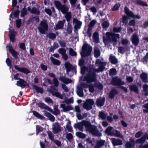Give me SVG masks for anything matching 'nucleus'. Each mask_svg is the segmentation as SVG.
Wrapping results in <instances>:
<instances>
[{
	"mask_svg": "<svg viewBox=\"0 0 148 148\" xmlns=\"http://www.w3.org/2000/svg\"><path fill=\"white\" fill-rule=\"evenodd\" d=\"M52 81L54 84V86L51 87V88L53 90L57 92H54L53 90H50L49 91V92L53 96H55L60 99H63V95H61L59 92H57L58 90V87L59 86V82L57 78H53Z\"/></svg>",
	"mask_w": 148,
	"mask_h": 148,
	"instance_id": "20e7f679",
	"label": "nucleus"
},
{
	"mask_svg": "<svg viewBox=\"0 0 148 148\" xmlns=\"http://www.w3.org/2000/svg\"><path fill=\"white\" fill-rule=\"evenodd\" d=\"M16 27L17 28H19L22 24L21 20V19H19L16 20Z\"/></svg>",
	"mask_w": 148,
	"mask_h": 148,
	"instance_id": "603ef678",
	"label": "nucleus"
},
{
	"mask_svg": "<svg viewBox=\"0 0 148 148\" xmlns=\"http://www.w3.org/2000/svg\"><path fill=\"white\" fill-rule=\"evenodd\" d=\"M118 51L119 53L121 54H123L125 52V48L122 46L119 47L118 48Z\"/></svg>",
	"mask_w": 148,
	"mask_h": 148,
	"instance_id": "052dcab7",
	"label": "nucleus"
},
{
	"mask_svg": "<svg viewBox=\"0 0 148 148\" xmlns=\"http://www.w3.org/2000/svg\"><path fill=\"white\" fill-rule=\"evenodd\" d=\"M88 46L87 44H85L84 45L82 48V50L80 53L82 58L88 57L90 55L92 47L90 46L88 47Z\"/></svg>",
	"mask_w": 148,
	"mask_h": 148,
	"instance_id": "6e6552de",
	"label": "nucleus"
},
{
	"mask_svg": "<svg viewBox=\"0 0 148 148\" xmlns=\"http://www.w3.org/2000/svg\"><path fill=\"white\" fill-rule=\"evenodd\" d=\"M120 5L121 4L119 3H116L112 8V10L113 11L118 10L119 9Z\"/></svg>",
	"mask_w": 148,
	"mask_h": 148,
	"instance_id": "864d4df0",
	"label": "nucleus"
},
{
	"mask_svg": "<svg viewBox=\"0 0 148 148\" xmlns=\"http://www.w3.org/2000/svg\"><path fill=\"white\" fill-rule=\"evenodd\" d=\"M82 24V23L81 21H79L76 24V25H75L74 29L76 30L78 29H80L81 28V26Z\"/></svg>",
	"mask_w": 148,
	"mask_h": 148,
	"instance_id": "bf43d9fd",
	"label": "nucleus"
},
{
	"mask_svg": "<svg viewBox=\"0 0 148 148\" xmlns=\"http://www.w3.org/2000/svg\"><path fill=\"white\" fill-rule=\"evenodd\" d=\"M106 100V98L103 97L102 98L100 97L96 100V105L97 107H102L104 106Z\"/></svg>",
	"mask_w": 148,
	"mask_h": 148,
	"instance_id": "4468645a",
	"label": "nucleus"
},
{
	"mask_svg": "<svg viewBox=\"0 0 148 148\" xmlns=\"http://www.w3.org/2000/svg\"><path fill=\"white\" fill-rule=\"evenodd\" d=\"M73 108L71 106H66L64 109L63 110L64 112H66L72 110L73 109Z\"/></svg>",
	"mask_w": 148,
	"mask_h": 148,
	"instance_id": "e2e57ef3",
	"label": "nucleus"
},
{
	"mask_svg": "<svg viewBox=\"0 0 148 148\" xmlns=\"http://www.w3.org/2000/svg\"><path fill=\"white\" fill-rule=\"evenodd\" d=\"M103 28H108L109 26V23L107 21H105L102 24Z\"/></svg>",
	"mask_w": 148,
	"mask_h": 148,
	"instance_id": "13d9d810",
	"label": "nucleus"
},
{
	"mask_svg": "<svg viewBox=\"0 0 148 148\" xmlns=\"http://www.w3.org/2000/svg\"><path fill=\"white\" fill-rule=\"evenodd\" d=\"M136 3L137 4L143 6H147L148 5L146 3L140 0H137L136 1Z\"/></svg>",
	"mask_w": 148,
	"mask_h": 148,
	"instance_id": "3c124183",
	"label": "nucleus"
},
{
	"mask_svg": "<svg viewBox=\"0 0 148 148\" xmlns=\"http://www.w3.org/2000/svg\"><path fill=\"white\" fill-rule=\"evenodd\" d=\"M124 11L127 16L129 17L133 16V13L132 12L130 11L129 8L127 6H125L124 8Z\"/></svg>",
	"mask_w": 148,
	"mask_h": 148,
	"instance_id": "c756f323",
	"label": "nucleus"
},
{
	"mask_svg": "<svg viewBox=\"0 0 148 148\" xmlns=\"http://www.w3.org/2000/svg\"><path fill=\"white\" fill-rule=\"evenodd\" d=\"M143 134V132L142 131H139L136 134L135 137L136 138H139Z\"/></svg>",
	"mask_w": 148,
	"mask_h": 148,
	"instance_id": "338daca9",
	"label": "nucleus"
},
{
	"mask_svg": "<svg viewBox=\"0 0 148 148\" xmlns=\"http://www.w3.org/2000/svg\"><path fill=\"white\" fill-rule=\"evenodd\" d=\"M113 135L117 137L122 138L123 137V136L121 134L120 131L115 130L113 132Z\"/></svg>",
	"mask_w": 148,
	"mask_h": 148,
	"instance_id": "a18cd8bd",
	"label": "nucleus"
},
{
	"mask_svg": "<svg viewBox=\"0 0 148 148\" xmlns=\"http://www.w3.org/2000/svg\"><path fill=\"white\" fill-rule=\"evenodd\" d=\"M50 58L51 62L54 65L59 66L60 64V62L59 60L56 59L52 57H50Z\"/></svg>",
	"mask_w": 148,
	"mask_h": 148,
	"instance_id": "2f4dec72",
	"label": "nucleus"
},
{
	"mask_svg": "<svg viewBox=\"0 0 148 148\" xmlns=\"http://www.w3.org/2000/svg\"><path fill=\"white\" fill-rule=\"evenodd\" d=\"M16 84L18 86H20L22 88H24L26 86L28 85V84L26 81L21 78L16 82Z\"/></svg>",
	"mask_w": 148,
	"mask_h": 148,
	"instance_id": "dca6fc26",
	"label": "nucleus"
},
{
	"mask_svg": "<svg viewBox=\"0 0 148 148\" xmlns=\"http://www.w3.org/2000/svg\"><path fill=\"white\" fill-rule=\"evenodd\" d=\"M76 135L77 137L82 139H84L86 137V135L81 132H77Z\"/></svg>",
	"mask_w": 148,
	"mask_h": 148,
	"instance_id": "a19ab883",
	"label": "nucleus"
},
{
	"mask_svg": "<svg viewBox=\"0 0 148 148\" xmlns=\"http://www.w3.org/2000/svg\"><path fill=\"white\" fill-rule=\"evenodd\" d=\"M20 10H17L15 11L13 13V12H12L10 15V20L11 21V18H13L14 17H12V15H13L14 17L17 18H19V14L20 13Z\"/></svg>",
	"mask_w": 148,
	"mask_h": 148,
	"instance_id": "bb28decb",
	"label": "nucleus"
},
{
	"mask_svg": "<svg viewBox=\"0 0 148 148\" xmlns=\"http://www.w3.org/2000/svg\"><path fill=\"white\" fill-rule=\"evenodd\" d=\"M132 41L133 44L135 46H137L139 42V40L136 33H134L132 36Z\"/></svg>",
	"mask_w": 148,
	"mask_h": 148,
	"instance_id": "a211bd4d",
	"label": "nucleus"
},
{
	"mask_svg": "<svg viewBox=\"0 0 148 148\" xmlns=\"http://www.w3.org/2000/svg\"><path fill=\"white\" fill-rule=\"evenodd\" d=\"M49 138L51 140L53 141L54 140V136L53 134L51 131L48 130L47 132Z\"/></svg>",
	"mask_w": 148,
	"mask_h": 148,
	"instance_id": "09e8293b",
	"label": "nucleus"
},
{
	"mask_svg": "<svg viewBox=\"0 0 148 148\" xmlns=\"http://www.w3.org/2000/svg\"><path fill=\"white\" fill-rule=\"evenodd\" d=\"M88 131L93 136L97 137H100L102 136L101 133L97 129V127L95 125L92 126Z\"/></svg>",
	"mask_w": 148,
	"mask_h": 148,
	"instance_id": "1a4fd4ad",
	"label": "nucleus"
},
{
	"mask_svg": "<svg viewBox=\"0 0 148 148\" xmlns=\"http://www.w3.org/2000/svg\"><path fill=\"white\" fill-rule=\"evenodd\" d=\"M36 132L37 135L40 132H42L43 130L42 127L39 125H36Z\"/></svg>",
	"mask_w": 148,
	"mask_h": 148,
	"instance_id": "49530a36",
	"label": "nucleus"
},
{
	"mask_svg": "<svg viewBox=\"0 0 148 148\" xmlns=\"http://www.w3.org/2000/svg\"><path fill=\"white\" fill-rule=\"evenodd\" d=\"M106 36L103 37V42L105 44L112 43L116 45L118 42V39H119V34L115 33L108 32L106 33Z\"/></svg>",
	"mask_w": 148,
	"mask_h": 148,
	"instance_id": "7ed1b4c3",
	"label": "nucleus"
},
{
	"mask_svg": "<svg viewBox=\"0 0 148 148\" xmlns=\"http://www.w3.org/2000/svg\"><path fill=\"white\" fill-rule=\"evenodd\" d=\"M99 116L103 120L105 119L106 118V114L103 112H99Z\"/></svg>",
	"mask_w": 148,
	"mask_h": 148,
	"instance_id": "69168bd1",
	"label": "nucleus"
},
{
	"mask_svg": "<svg viewBox=\"0 0 148 148\" xmlns=\"http://www.w3.org/2000/svg\"><path fill=\"white\" fill-rule=\"evenodd\" d=\"M32 112L33 113V114L34 116L38 119H43L45 118L44 116L36 111H32Z\"/></svg>",
	"mask_w": 148,
	"mask_h": 148,
	"instance_id": "473e14b6",
	"label": "nucleus"
},
{
	"mask_svg": "<svg viewBox=\"0 0 148 148\" xmlns=\"http://www.w3.org/2000/svg\"><path fill=\"white\" fill-rule=\"evenodd\" d=\"M66 138L69 141L73 139V136L72 134L70 133H69L66 134Z\"/></svg>",
	"mask_w": 148,
	"mask_h": 148,
	"instance_id": "680f3d73",
	"label": "nucleus"
},
{
	"mask_svg": "<svg viewBox=\"0 0 148 148\" xmlns=\"http://www.w3.org/2000/svg\"><path fill=\"white\" fill-rule=\"evenodd\" d=\"M14 31V30L13 31H12L9 35L10 41L12 42H14L15 40V35Z\"/></svg>",
	"mask_w": 148,
	"mask_h": 148,
	"instance_id": "e433bc0d",
	"label": "nucleus"
},
{
	"mask_svg": "<svg viewBox=\"0 0 148 148\" xmlns=\"http://www.w3.org/2000/svg\"><path fill=\"white\" fill-rule=\"evenodd\" d=\"M14 68L16 70L26 75L28 74L30 72V71L26 68L20 67L16 65H15L14 66Z\"/></svg>",
	"mask_w": 148,
	"mask_h": 148,
	"instance_id": "ddd939ff",
	"label": "nucleus"
},
{
	"mask_svg": "<svg viewBox=\"0 0 148 148\" xmlns=\"http://www.w3.org/2000/svg\"><path fill=\"white\" fill-rule=\"evenodd\" d=\"M136 21L134 19L130 20L129 21L128 25L130 26H132L134 27L136 25Z\"/></svg>",
	"mask_w": 148,
	"mask_h": 148,
	"instance_id": "774afa93",
	"label": "nucleus"
},
{
	"mask_svg": "<svg viewBox=\"0 0 148 148\" xmlns=\"http://www.w3.org/2000/svg\"><path fill=\"white\" fill-rule=\"evenodd\" d=\"M53 130L55 134L58 133L61 131V127L58 123H55L53 128Z\"/></svg>",
	"mask_w": 148,
	"mask_h": 148,
	"instance_id": "412c9836",
	"label": "nucleus"
},
{
	"mask_svg": "<svg viewBox=\"0 0 148 148\" xmlns=\"http://www.w3.org/2000/svg\"><path fill=\"white\" fill-rule=\"evenodd\" d=\"M135 141L133 139L130 138L129 141H127L125 144V148H135Z\"/></svg>",
	"mask_w": 148,
	"mask_h": 148,
	"instance_id": "2eb2a0df",
	"label": "nucleus"
},
{
	"mask_svg": "<svg viewBox=\"0 0 148 148\" xmlns=\"http://www.w3.org/2000/svg\"><path fill=\"white\" fill-rule=\"evenodd\" d=\"M73 126L74 128L76 129H78L80 131H83V130L82 122L75 123Z\"/></svg>",
	"mask_w": 148,
	"mask_h": 148,
	"instance_id": "7c9ffc66",
	"label": "nucleus"
},
{
	"mask_svg": "<svg viewBox=\"0 0 148 148\" xmlns=\"http://www.w3.org/2000/svg\"><path fill=\"white\" fill-rule=\"evenodd\" d=\"M47 36L49 38L53 40L55 39L56 37V35L53 33L50 32L49 33Z\"/></svg>",
	"mask_w": 148,
	"mask_h": 148,
	"instance_id": "37998d69",
	"label": "nucleus"
},
{
	"mask_svg": "<svg viewBox=\"0 0 148 148\" xmlns=\"http://www.w3.org/2000/svg\"><path fill=\"white\" fill-rule=\"evenodd\" d=\"M58 51L62 55L66 53V50L65 49L61 48L58 49Z\"/></svg>",
	"mask_w": 148,
	"mask_h": 148,
	"instance_id": "0e129e2a",
	"label": "nucleus"
},
{
	"mask_svg": "<svg viewBox=\"0 0 148 148\" xmlns=\"http://www.w3.org/2000/svg\"><path fill=\"white\" fill-rule=\"evenodd\" d=\"M122 28L121 27H114L113 28V32L114 33L120 32L121 31Z\"/></svg>",
	"mask_w": 148,
	"mask_h": 148,
	"instance_id": "4d7b16f0",
	"label": "nucleus"
},
{
	"mask_svg": "<svg viewBox=\"0 0 148 148\" xmlns=\"http://www.w3.org/2000/svg\"><path fill=\"white\" fill-rule=\"evenodd\" d=\"M71 125V123L70 121L68 122V123L66 125V127L68 130L70 132H72L73 131L72 127L71 126H69V125Z\"/></svg>",
	"mask_w": 148,
	"mask_h": 148,
	"instance_id": "5fc2aeb1",
	"label": "nucleus"
},
{
	"mask_svg": "<svg viewBox=\"0 0 148 148\" xmlns=\"http://www.w3.org/2000/svg\"><path fill=\"white\" fill-rule=\"evenodd\" d=\"M83 107L86 110L88 111L91 110L92 108V106L87 103L85 102L83 104Z\"/></svg>",
	"mask_w": 148,
	"mask_h": 148,
	"instance_id": "79ce46f5",
	"label": "nucleus"
},
{
	"mask_svg": "<svg viewBox=\"0 0 148 148\" xmlns=\"http://www.w3.org/2000/svg\"><path fill=\"white\" fill-rule=\"evenodd\" d=\"M95 64H98L99 66L98 70L100 72H103L105 67V66L106 65V62H101L99 59H97L96 61Z\"/></svg>",
	"mask_w": 148,
	"mask_h": 148,
	"instance_id": "9b49d317",
	"label": "nucleus"
},
{
	"mask_svg": "<svg viewBox=\"0 0 148 148\" xmlns=\"http://www.w3.org/2000/svg\"><path fill=\"white\" fill-rule=\"evenodd\" d=\"M69 54L72 56H76L77 55V53L72 48H70L69 50Z\"/></svg>",
	"mask_w": 148,
	"mask_h": 148,
	"instance_id": "8fccbe9b",
	"label": "nucleus"
},
{
	"mask_svg": "<svg viewBox=\"0 0 148 148\" xmlns=\"http://www.w3.org/2000/svg\"><path fill=\"white\" fill-rule=\"evenodd\" d=\"M26 5H25L24 8H23L21 12V17H23L27 14V10L25 8Z\"/></svg>",
	"mask_w": 148,
	"mask_h": 148,
	"instance_id": "c03bdc74",
	"label": "nucleus"
},
{
	"mask_svg": "<svg viewBox=\"0 0 148 148\" xmlns=\"http://www.w3.org/2000/svg\"><path fill=\"white\" fill-rule=\"evenodd\" d=\"M65 22L66 21L65 19H64L62 21H59L55 25V27L54 28L55 29L58 30L62 29L63 28Z\"/></svg>",
	"mask_w": 148,
	"mask_h": 148,
	"instance_id": "f3484780",
	"label": "nucleus"
},
{
	"mask_svg": "<svg viewBox=\"0 0 148 148\" xmlns=\"http://www.w3.org/2000/svg\"><path fill=\"white\" fill-rule=\"evenodd\" d=\"M105 140H100L97 142V145H96L95 147L99 148L101 146H103L105 144Z\"/></svg>",
	"mask_w": 148,
	"mask_h": 148,
	"instance_id": "4c0bfd02",
	"label": "nucleus"
},
{
	"mask_svg": "<svg viewBox=\"0 0 148 148\" xmlns=\"http://www.w3.org/2000/svg\"><path fill=\"white\" fill-rule=\"evenodd\" d=\"M113 127L111 126L108 127L105 130L106 134L108 135L113 136V131L112 132Z\"/></svg>",
	"mask_w": 148,
	"mask_h": 148,
	"instance_id": "f704fd0d",
	"label": "nucleus"
},
{
	"mask_svg": "<svg viewBox=\"0 0 148 148\" xmlns=\"http://www.w3.org/2000/svg\"><path fill=\"white\" fill-rule=\"evenodd\" d=\"M116 69L114 68H112L109 71V75L110 76L115 75L117 74Z\"/></svg>",
	"mask_w": 148,
	"mask_h": 148,
	"instance_id": "de8ad7c7",
	"label": "nucleus"
},
{
	"mask_svg": "<svg viewBox=\"0 0 148 148\" xmlns=\"http://www.w3.org/2000/svg\"><path fill=\"white\" fill-rule=\"evenodd\" d=\"M54 5L57 9L59 11H61L63 14H65V17L66 21L69 22L71 18V13L69 12V8L65 5H62L59 1H55L54 2Z\"/></svg>",
	"mask_w": 148,
	"mask_h": 148,
	"instance_id": "f257e3e1",
	"label": "nucleus"
},
{
	"mask_svg": "<svg viewBox=\"0 0 148 148\" xmlns=\"http://www.w3.org/2000/svg\"><path fill=\"white\" fill-rule=\"evenodd\" d=\"M112 83L114 86H120L119 88L122 89L125 93L127 92V88L125 87L121 86L125 84V83L124 81L122 80L121 78L117 77H113L112 80Z\"/></svg>",
	"mask_w": 148,
	"mask_h": 148,
	"instance_id": "423d86ee",
	"label": "nucleus"
},
{
	"mask_svg": "<svg viewBox=\"0 0 148 148\" xmlns=\"http://www.w3.org/2000/svg\"><path fill=\"white\" fill-rule=\"evenodd\" d=\"M99 71L97 69L90 67L89 71L84 77L83 81H86L88 83L96 81V73H99Z\"/></svg>",
	"mask_w": 148,
	"mask_h": 148,
	"instance_id": "f03ea898",
	"label": "nucleus"
},
{
	"mask_svg": "<svg viewBox=\"0 0 148 148\" xmlns=\"http://www.w3.org/2000/svg\"><path fill=\"white\" fill-rule=\"evenodd\" d=\"M48 25L47 21L43 19L41 21L38 28L39 32L41 34H44L48 29Z\"/></svg>",
	"mask_w": 148,
	"mask_h": 148,
	"instance_id": "0eeeda50",
	"label": "nucleus"
},
{
	"mask_svg": "<svg viewBox=\"0 0 148 148\" xmlns=\"http://www.w3.org/2000/svg\"><path fill=\"white\" fill-rule=\"evenodd\" d=\"M30 13L32 14H36L37 15H39L40 14L39 10H38L37 8L35 7H34L32 8Z\"/></svg>",
	"mask_w": 148,
	"mask_h": 148,
	"instance_id": "ea45409f",
	"label": "nucleus"
},
{
	"mask_svg": "<svg viewBox=\"0 0 148 148\" xmlns=\"http://www.w3.org/2000/svg\"><path fill=\"white\" fill-rule=\"evenodd\" d=\"M77 94L79 97H82L84 96L83 89L82 87H79L77 88Z\"/></svg>",
	"mask_w": 148,
	"mask_h": 148,
	"instance_id": "58836bf2",
	"label": "nucleus"
},
{
	"mask_svg": "<svg viewBox=\"0 0 148 148\" xmlns=\"http://www.w3.org/2000/svg\"><path fill=\"white\" fill-rule=\"evenodd\" d=\"M59 79L66 84H67L69 83H71L72 82V80L71 79L67 78L66 77H60Z\"/></svg>",
	"mask_w": 148,
	"mask_h": 148,
	"instance_id": "393cba45",
	"label": "nucleus"
},
{
	"mask_svg": "<svg viewBox=\"0 0 148 148\" xmlns=\"http://www.w3.org/2000/svg\"><path fill=\"white\" fill-rule=\"evenodd\" d=\"M7 47L8 48L9 51L12 56L15 59H18V55L19 54L18 53L13 49V47L11 45H7Z\"/></svg>",
	"mask_w": 148,
	"mask_h": 148,
	"instance_id": "f8f14e48",
	"label": "nucleus"
},
{
	"mask_svg": "<svg viewBox=\"0 0 148 148\" xmlns=\"http://www.w3.org/2000/svg\"><path fill=\"white\" fill-rule=\"evenodd\" d=\"M147 139L148 140V135L145 134L140 138L137 139L135 141V143L143 145Z\"/></svg>",
	"mask_w": 148,
	"mask_h": 148,
	"instance_id": "6ab92c4d",
	"label": "nucleus"
},
{
	"mask_svg": "<svg viewBox=\"0 0 148 148\" xmlns=\"http://www.w3.org/2000/svg\"><path fill=\"white\" fill-rule=\"evenodd\" d=\"M112 143L114 146L121 145L123 144L122 140L119 139H116L113 138L112 140Z\"/></svg>",
	"mask_w": 148,
	"mask_h": 148,
	"instance_id": "5701e85b",
	"label": "nucleus"
},
{
	"mask_svg": "<svg viewBox=\"0 0 148 148\" xmlns=\"http://www.w3.org/2000/svg\"><path fill=\"white\" fill-rule=\"evenodd\" d=\"M109 60L111 63L113 64H115L118 63V60L115 56L111 55L109 58Z\"/></svg>",
	"mask_w": 148,
	"mask_h": 148,
	"instance_id": "c85d7f7f",
	"label": "nucleus"
},
{
	"mask_svg": "<svg viewBox=\"0 0 148 148\" xmlns=\"http://www.w3.org/2000/svg\"><path fill=\"white\" fill-rule=\"evenodd\" d=\"M130 90L133 91L137 94L139 93L138 89L136 85L134 84L131 85L130 87Z\"/></svg>",
	"mask_w": 148,
	"mask_h": 148,
	"instance_id": "72a5a7b5",
	"label": "nucleus"
},
{
	"mask_svg": "<svg viewBox=\"0 0 148 148\" xmlns=\"http://www.w3.org/2000/svg\"><path fill=\"white\" fill-rule=\"evenodd\" d=\"M117 90L114 88H112L109 93V98L112 99L114 98L115 96L118 94Z\"/></svg>",
	"mask_w": 148,
	"mask_h": 148,
	"instance_id": "aec40b11",
	"label": "nucleus"
},
{
	"mask_svg": "<svg viewBox=\"0 0 148 148\" xmlns=\"http://www.w3.org/2000/svg\"><path fill=\"white\" fill-rule=\"evenodd\" d=\"M87 69V68L86 66H81V73L82 75H84Z\"/></svg>",
	"mask_w": 148,
	"mask_h": 148,
	"instance_id": "6e6d98bb",
	"label": "nucleus"
},
{
	"mask_svg": "<svg viewBox=\"0 0 148 148\" xmlns=\"http://www.w3.org/2000/svg\"><path fill=\"white\" fill-rule=\"evenodd\" d=\"M93 39L94 42L96 43H98L99 42V34L96 32H95L93 34Z\"/></svg>",
	"mask_w": 148,
	"mask_h": 148,
	"instance_id": "cd10ccee",
	"label": "nucleus"
},
{
	"mask_svg": "<svg viewBox=\"0 0 148 148\" xmlns=\"http://www.w3.org/2000/svg\"><path fill=\"white\" fill-rule=\"evenodd\" d=\"M140 78L143 82H147V75L146 73H141L140 75Z\"/></svg>",
	"mask_w": 148,
	"mask_h": 148,
	"instance_id": "c9c22d12",
	"label": "nucleus"
},
{
	"mask_svg": "<svg viewBox=\"0 0 148 148\" xmlns=\"http://www.w3.org/2000/svg\"><path fill=\"white\" fill-rule=\"evenodd\" d=\"M83 128L84 126L88 130L93 125H92L89 121L86 120H83L82 121Z\"/></svg>",
	"mask_w": 148,
	"mask_h": 148,
	"instance_id": "b1692460",
	"label": "nucleus"
},
{
	"mask_svg": "<svg viewBox=\"0 0 148 148\" xmlns=\"http://www.w3.org/2000/svg\"><path fill=\"white\" fill-rule=\"evenodd\" d=\"M38 107L42 109L46 110L49 112L52 113L55 115H58L60 114V111L58 109V106H55L54 110V111L52 110L49 106L42 102H39L37 103Z\"/></svg>",
	"mask_w": 148,
	"mask_h": 148,
	"instance_id": "39448f33",
	"label": "nucleus"
},
{
	"mask_svg": "<svg viewBox=\"0 0 148 148\" xmlns=\"http://www.w3.org/2000/svg\"><path fill=\"white\" fill-rule=\"evenodd\" d=\"M33 90L35 92L36 91L37 93L42 94L44 92V90L42 88L34 85L32 86Z\"/></svg>",
	"mask_w": 148,
	"mask_h": 148,
	"instance_id": "4be33fe9",
	"label": "nucleus"
},
{
	"mask_svg": "<svg viewBox=\"0 0 148 148\" xmlns=\"http://www.w3.org/2000/svg\"><path fill=\"white\" fill-rule=\"evenodd\" d=\"M94 55L95 57L97 58L100 55L101 52L98 47H95L94 48Z\"/></svg>",
	"mask_w": 148,
	"mask_h": 148,
	"instance_id": "a878e982",
	"label": "nucleus"
},
{
	"mask_svg": "<svg viewBox=\"0 0 148 148\" xmlns=\"http://www.w3.org/2000/svg\"><path fill=\"white\" fill-rule=\"evenodd\" d=\"M65 67L66 69V72L67 74H69V72L71 71H74L75 74L77 73L76 67L73 66L69 62H66L65 64Z\"/></svg>",
	"mask_w": 148,
	"mask_h": 148,
	"instance_id": "9d476101",
	"label": "nucleus"
}]
</instances>
